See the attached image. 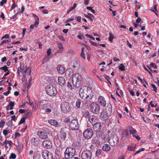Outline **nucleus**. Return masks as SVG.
I'll return each mask as SVG.
<instances>
[{
  "mask_svg": "<svg viewBox=\"0 0 159 159\" xmlns=\"http://www.w3.org/2000/svg\"><path fill=\"white\" fill-rule=\"evenodd\" d=\"M92 91L90 87L83 86L80 88L79 91L80 96L82 99L88 101L90 100L93 96Z\"/></svg>",
  "mask_w": 159,
  "mask_h": 159,
  "instance_id": "nucleus-1",
  "label": "nucleus"
},
{
  "mask_svg": "<svg viewBox=\"0 0 159 159\" xmlns=\"http://www.w3.org/2000/svg\"><path fill=\"white\" fill-rule=\"evenodd\" d=\"M82 77L79 74L74 75L72 78V82L73 86L76 88L80 87L82 84Z\"/></svg>",
  "mask_w": 159,
  "mask_h": 159,
  "instance_id": "nucleus-2",
  "label": "nucleus"
},
{
  "mask_svg": "<svg viewBox=\"0 0 159 159\" xmlns=\"http://www.w3.org/2000/svg\"><path fill=\"white\" fill-rule=\"evenodd\" d=\"M75 150L72 148H67L64 152V156L66 158L71 159L75 156Z\"/></svg>",
  "mask_w": 159,
  "mask_h": 159,
  "instance_id": "nucleus-3",
  "label": "nucleus"
},
{
  "mask_svg": "<svg viewBox=\"0 0 159 159\" xmlns=\"http://www.w3.org/2000/svg\"><path fill=\"white\" fill-rule=\"evenodd\" d=\"M46 91L47 94L51 96H54L57 93V91L56 88L52 85L51 84H49L46 86Z\"/></svg>",
  "mask_w": 159,
  "mask_h": 159,
  "instance_id": "nucleus-4",
  "label": "nucleus"
},
{
  "mask_svg": "<svg viewBox=\"0 0 159 159\" xmlns=\"http://www.w3.org/2000/svg\"><path fill=\"white\" fill-rule=\"evenodd\" d=\"M90 110L93 113L97 114L99 113L100 107L97 103L93 102L91 104Z\"/></svg>",
  "mask_w": 159,
  "mask_h": 159,
  "instance_id": "nucleus-5",
  "label": "nucleus"
},
{
  "mask_svg": "<svg viewBox=\"0 0 159 159\" xmlns=\"http://www.w3.org/2000/svg\"><path fill=\"white\" fill-rule=\"evenodd\" d=\"M81 156L82 159H91L92 153L89 150H85L82 152Z\"/></svg>",
  "mask_w": 159,
  "mask_h": 159,
  "instance_id": "nucleus-6",
  "label": "nucleus"
},
{
  "mask_svg": "<svg viewBox=\"0 0 159 159\" xmlns=\"http://www.w3.org/2000/svg\"><path fill=\"white\" fill-rule=\"evenodd\" d=\"M93 136V131L90 128H87L83 133V137L86 139H89Z\"/></svg>",
  "mask_w": 159,
  "mask_h": 159,
  "instance_id": "nucleus-7",
  "label": "nucleus"
},
{
  "mask_svg": "<svg viewBox=\"0 0 159 159\" xmlns=\"http://www.w3.org/2000/svg\"><path fill=\"white\" fill-rule=\"evenodd\" d=\"M119 142V138L116 135H114L110 138L109 142L111 145L115 146L117 145Z\"/></svg>",
  "mask_w": 159,
  "mask_h": 159,
  "instance_id": "nucleus-8",
  "label": "nucleus"
},
{
  "mask_svg": "<svg viewBox=\"0 0 159 159\" xmlns=\"http://www.w3.org/2000/svg\"><path fill=\"white\" fill-rule=\"evenodd\" d=\"M79 126L77 120L76 119L72 120L70 124V127L73 129H77L79 128Z\"/></svg>",
  "mask_w": 159,
  "mask_h": 159,
  "instance_id": "nucleus-9",
  "label": "nucleus"
},
{
  "mask_svg": "<svg viewBox=\"0 0 159 159\" xmlns=\"http://www.w3.org/2000/svg\"><path fill=\"white\" fill-rule=\"evenodd\" d=\"M127 129L129 133V134H132L134 137L135 138L138 140H140V137L138 136L137 135H136L134 134L137 132V131L132 126H129L128 128Z\"/></svg>",
  "mask_w": 159,
  "mask_h": 159,
  "instance_id": "nucleus-10",
  "label": "nucleus"
},
{
  "mask_svg": "<svg viewBox=\"0 0 159 159\" xmlns=\"http://www.w3.org/2000/svg\"><path fill=\"white\" fill-rule=\"evenodd\" d=\"M42 155L44 159H52V153L47 150H45L42 152Z\"/></svg>",
  "mask_w": 159,
  "mask_h": 159,
  "instance_id": "nucleus-11",
  "label": "nucleus"
},
{
  "mask_svg": "<svg viewBox=\"0 0 159 159\" xmlns=\"http://www.w3.org/2000/svg\"><path fill=\"white\" fill-rule=\"evenodd\" d=\"M43 145L46 148L50 149L52 147V143L50 140L46 139L44 141Z\"/></svg>",
  "mask_w": 159,
  "mask_h": 159,
  "instance_id": "nucleus-12",
  "label": "nucleus"
},
{
  "mask_svg": "<svg viewBox=\"0 0 159 159\" xmlns=\"http://www.w3.org/2000/svg\"><path fill=\"white\" fill-rule=\"evenodd\" d=\"M98 102L101 106L105 107L107 104L105 98L102 96H100L99 97L98 99Z\"/></svg>",
  "mask_w": 159,
  "mask_h": 159,
  "instance_id": "nucleus-13",
  "label": "nucleus"
},
{
  "mask_svg": "<svg viewBox=\"0 0 159 159\" xmlns=\"http://www.w3.org/2000/svg\"><path fill=\"white\" fill-rule=\"evenodd\" d=\"M110 115V114L107 111H103L101 113L100 116L102 120L107 121L108 120Z\"/></svg>",
  "mask_w": 159,
  "mask_h": 159,
  "instance_id": "nucleus-14",
  "label": "nucleus"
},
{
  "mask_svg": "<svg viewBox=\"0 0 159 159\" xmlns=\"http://www.w3.org/2000/svg\"><path fill=\"white\" fill-rule=\"evenodd\" d=\"M37 135L41 139H45L48 138V136L46 133L42 131H39L37 132Z\"/></svg>",
  "mask_w": 159,
  "mask_h": 159,
  "instance_id": "nucleus-15",
  "label": "nucleus"
},
{
  "mask_svg": "<svg viewBox=\"0 0 159 159\" xmlns=\"http://www.w3.org/2000/svg\"><path fill=\"white\" fill-rule=\"evenodd\" d=\"M60 137L63 141H64L66 140V134L65 132V129L64 128H62L61 129Z\"/></svg>",
  "mask_w": 159,
  "mask_h": 159,
  "instance_id": "nucleus-16",
  "label": "nucleus"
},
{
  "mask_svg": "<svg viewBox=\"0 0 159 159\" xmlns=\"http://www.w3.org/2000/svg\"><path fill=\"white\" fill-rule=\"evenodd\" d=\"M89 120L91 123L93 125L97 122L98 119L95 116L90 115L89 117Z\"/></svg>",
  "mask_w": 159,
  "mask_h": 159,
  "instance_id": "nucleus-17",
  "label": "nucleus"
},
{
  "mask_svg": "<svg viewBox=\"0 0 159 159\" xmlns=\"http://www.w3.org/2000/svg\"><path fill=\"white\" fill-rule=\"evenodd\" d=\"M93 129L95 132H99L102 128V125L100 123L97 122L94 124Z\"/></svg>",
  "mask_w": 159,
  "mask_h": 159,
  "instance_id": "nucleus-18",
  "label": "nucleus"
},
{
  "mask_svg": "<svg viewBox=\"0 0 159 159\" xmlns=\"http://www.w3.org/2000/svg\"><path fill=\"white\" fill-rule=\"evenodd\" d=\"M61 110L64 112H66L68 111V109L69 108L66 102H62L61 103Z\"/></svg>",
  "mask_w": 159,
  "mask_h": 159,
  "instance_id": "nucleus-19",
  "label": "nucleus"
},
{
  "mask_svg": "<svg viewBox=\"0 0 159 159\" xmlns=\"http://www.w3.org/2000/svg\"><path fill=\"white\" fill-rule=\"evenodd\" d=\"M34 16L35 17V22L34 24L31 25H30V28L31 30L33 29L34 28L37 27V25L39 23V19L38 17L35 15H34Z\"/></svg>",
  "mask_w": 159,
  "mask_h": 159,
  "instance_id": "nucleus-20",
  "label": "nucleus"
},
{
  "mask_svg": "<svg viewBox=\"0 0 159 159\" xmlns=\"http://www.w3.org/2000/svg\"><path fill=\"white\" fill-rule=\"evenodd\" d=\"M58 82L59 85L61 86H64L66 83L64 78L62 76H60L58 77Z\"/></svg>",
  "mask_w": 159,
  "mask_h": 159,
  "instance_id": "nucleus-21",
  "label": "nucleus"
},
{
  "mask_svg": "<svg viewBox=\"0 0 159 159\" xmlns=\"http://www.w3.org/2000/svg\"><path fill=\"white\" fill-rule=\"evenodd\" d=\"M102 149L105 152H109L111 150V147L108 144H105L103 146Z\"/></svg>",
  "mask_w": 159,
  "mask_h": 159,
  "instance_id": "nucleus-22",
  "label": "nucleus"
},
{
  "mask_svg": "<svg viewBox=\"0 0 159 159\" xmlns=\"http://www.w3.org/2000/svg\"><path fill=\"white\" fill-rule=\"evenodd\" d=\"M48 123L56 127H57L58 126V123L55 120L51 119L48 120Z\"/></svg>",
  "mask_w": 159,
  "mask_h": 159,
  "instance_id": "nucleus-23",
  "label": "nucleus"
},
{
  "mask_svg": "<svg viewBox=\"0 0 159 159\" xmlns=\"http://www.w3.org/2000/svg\"><path fill=\"white\" fill-rule=\"evenodd\" d=\"M57 69L58 71L60 73L62 74L65 72V69L63 66H58L57 67Z\"/></svg>",
  "mask_w": 159,
  "mask_h": 159,
  "instance_id": "nucleus-24",
  "label": "nucleus"
},
{
  "mask_svg": "<svg viewBox=\"0 0 159 159\" xmlns=\"http://www.w3.org/2000/svg\"><path fill=\"white\" fill-rule=\"evenodd\" d=\"M72 146L75 148L78 149L81 147V143L78 142L74 143L72 144Z\"/></svg>",
  "mask_w": 159,
  "mask_h": 159,
  "instance_id": "nucleus-25",
  "label": "nucleus"
},
{
  "mask_svg": "<svg viewBox=\"0 0 159 159\" xmlns=\"http://www.w3.org/2000/svg\"><path fill=\"white\" fill-rule=\"evenodd\" d=\"M101 139H102L105 142L109 140V135L108 134H104L103 136H102Z\"/></svg>",
  "mask_w": 159,
  "mask_h": 159,
  "instance_id": "nucleus-26",
  "label": "nucleus"
},
{
  "mask_svg": "<svg viewBox=\"0 0 159 159\" xmlns=\"http://www.w3.org/2000/svg\"><path fill=\"white\" fill-rule=\"evenodd\" d=\"M76 5L77 4L76 3H74V6L71 7L69 9V10L67 12V14H68L70 12L74 9L76 8Z\"/></svg>",
  "mask_w": 159,
  "mask_h": 159,
  "instance_id": "nucleus-27",
  "label": "nucleus"
},
{
  "mask_svg": "<svg viewBox=\"0 0 159 159\" xmlns=\"http://www.w3.org/2000/svg\"><path fill=\"white\" fill-rule=\"evenodd\" d=\"M135 148V146H128L127 149L130 151H134Z\"/></svg>",
  "mask_w": 159,
  "mask_h": 159,
  "instance_id": "nucleus-28",
  "label": "nucleus"
},
{
  "mask_svg": "<svg viewBox=\"0 0 159 159\" xmlns=\"http://www.w3.org/2000/svg\"><path fill=\"white\" fill-rule=\"evenodd\" d=\"M15 105V102H12L11 101H10L9 102V104L6 107L7 110H8V109L9 107H14Z\"/></svg>",
  "mask_w": 159,
  "mask_h": 159,
  "instance_id": "nucleus-29",
  "label": "nucleus"
},
{
  "mask_svg": "<svg viewBox=\"0 0 159 159\" xmlns=\"http://www.w3.org/2000/svg\"><path fill=\"white\" fill-rule=\"evenodd\" d=\"M102 150L101 149L97 150L96 152V157H98L101 154Z\"/></svg>",
  "mask_w": 159,
  "mask_h": 159,
  "instance_id": "nucleus-30",
  "label": "nucleus"
},
{
  "mask_svg": "<svg viewBox=\"0 0 159 159\" xmlns=\"http://www.w3.org/2000/svg\"><path fill=\"white\" fill-rule=\"evenodd\" d=\"M110 37L108 38V40L111 42L113 41V39L114 38V35L113 34L109 33Z\"/></svg>",
  "mask_w": 159,
  "mask_h": 159,
  "instance_id": "nucleus-31",
  "label": "nucleus"
},
{
  "mask_svg": "<svg viewBox=\"0 0 159 159\" xmlns=\"http://www.w3.org/2000/svg\"><path fill=\"white\" fill-rule=\"evenodd\" d=\"M81 104V101L79 99L77 100L76 103V107L78 108H80V107Z\"/></svg>",
  "mask_w": 159,
  "mask_h": 159,
  "instance_id": "nucleus-32",
  "label": "nucleus"
},
{
  "mask_svg": "<svg viewBox=\"0 0 159 159\" xmlns=\"http://www.w3.org/2000/svg\"><path fill=\"white\" fill-rule=\"evenodd\" d=\"M119 69L121 71H124L125 70V67L122 64H121L118 66Z\"/></svg>",
  "mask_w": 159,
  "mask_h": 159,
  "instance_id": "nucleus-33",
  "label": "nucleus"
},
{
  "mask_svg": "<svg viewBox=\"0 0 159 159\" xmlns=\"http://www.w3.org/2000/svg\"><path fill=\"white\" fill-rule=\"evenodd\" d=\"M10 42H11V40L10 39L3 40L0 43V45H2L4 43H7Z\"/></svg>",
  "mask_w": 159,
  "mask_h": 159,
  "instance_id": "nucleus-34",
  "label": "nucleus"
},
{
  "mask_svg": "<svg viewBox=\"0 0 159 159\" xmlns=\"http://www.w3.org/2000/svg\"><path fill=\"white\" fill-rule=\"evenodd\" d=\"M5 124V121L4 119L2 120L0 122V128H3Z\"/></svg>",
  "mask_w": 159,
  "mask_h": 159,
  "instance_id": "nucleus-35",
  "label": "nucleus"
},
{
  "mask_svg": "<svg viewBox=\"0 0 159 159\" xmlns=\"http://www.w3.org/2000/svg\"><path fill=\"white\" fill-rule=\"evenodd\" d=\"M0 69L3 70L5 72L9 70L8 69V67L6 65H5L2 67H1Z\"/></svg>",
  "mask_w": 159,
  "mask_h": 159,
  "instance_id": "nucleus-36",
  "label": "nucleus"
},
{
  "mask_svg": "<svg viewBox=\"0 0 159 159\" xmlns=\"http://www.w3.org/2000/svg\"><path fill=\"white\" fill-rule=\"evenodd\" d=\"M29 69L28 67L27 66H25L24 69H23V70H22L24 72V77H25V74L26 73L27 71Z\"/></svg>",
  "mask_w": 159,
  "mask_h": 159,
  "instance_id": "nucleus-37",
  "label": "nucleus"
},
{
  "mask_svg": "<svg viewBox=\"0 0 159 159\" xmlns=\"http://www.w3.org/2000/svg\"><path fill=\"white\" fill-rule=\"evenodd\" d=\"M16 157V155L14 153H11V154L10 156L9 157V158L10 159H15Z\"/></svg>",
  "mask_w": 159,
  "mask_h": 159,
  "instance_id": "nucleus-38",
  "label": "nucleus"
},
{
  "mask_svg": "<svg viewBox=\"0 0 159 159\" xmlns=\"http://www.w3.org/2000/svg\"><path fill=\"white\" fill-rule=\"evenodd\" d=\"M134 3L135 4H136V6L138 8V9H140V7L141 6V4L139 2H138L137 1H135Z\"/></svg>",
  "mask_w": 159,
  "mask_h": 159,
  "instance_id": "nucleus-39",
  "label": "nucleus"
},
{
  "mask_svg": "<svg viewBox=\"0 0 159 159\" xmlns=\"http://www.w3.org/2000/svg\"><path fill=\"white\" fill-rule=\"evenodd\" d=\"M24 64H21L20 65V66L18 68V70H20V71L22 72V70L24 68Z\"/></svg>",
  "mask_w": 159,
  "mask_h": 159,
  "instance_id": "nucleus-40",
  "label": "nucleus"
},
{
  "mask_svg": "<svg viewBox=\"0 0 159 159\" xmlns=\"http://www.w3.org/2000/svg\"><path fill=\"white\" fill-rule=\"evenodd\" d=\"M2 133L5 136H6L10 133V131L9 130L4 129L2 131Z\"/></svg>",
  "mask_w": 159,
  "mask_h": 159,
  "instance_id": "nucleus-41",
  "label": "nucleus"
},
{
  "mask_svg": "<svg viewBox=\"0 0 159 159\" xmlns=\"http://www.w3.org/2000/svg\"><path fill=\"white\" fill-rule=\"evenodd\" d=\"M145 150V149L144 148H142L140 149H139V150L137 151L135 153H134V155H136L138 153H139L140 152H141Z\"/></svg>",
  "mask_w": 159,
  "mask_h": 159,
  "instance_id": "nucleus-42",
  "label": "nucleus"
},
{
  "mask_svg": "<svg viewBox=\"0 0 159 159\" xmlns=\"http://www.w3.org/2000/svg\"><path fill=\"white\" fill-rule=\"evenodd\" d=\"M25 119L24 117H23V118H21L18 124V125H20L22 123H23L25 122Z\"/></svg>",
  "mask_w": 159,
  "mask_h": 159,
  "instance_id": "nucleus-43",
  "label": "nucleus"
},
{
  "mask_svg": "<svg viewBox=\"0 0 159 159\" xmlns=\"http://www.w3.org/2000/svg\"><path fill=\"white\" fill-rule=\"evenodd\" d=\"M151 86L154 89L153 91H154L156 92H157V89L156 85L154 84H151Z\"/></svg>",
  "mask_w": 159,
  "mask_h": 159,
  "instance_id": "nucleus-44",
  "label": "nucleus"
},
{
  "mask_svg": "<svg viewBox=\"0 0 159 159\" xmlns=\"http://www.w3.org/2000/svg\"><path fill=\"white\" fill-rule=\"evenodd\" d=\"M98 132L99 133H99H98V136L100 138L102 139V136H103L104 134V133L103 132L100 131Z\"/></svg>",
  "mask_w": 159,
  "mask_h": 159,
  "instance_id": "nucleus-45",
  "label": "nucleus"
},
{
  "mask_svg": "<svg viewBox=\"0 0 159 159\" xmlns=\"http://www.w3.org/2000/svg\"><path fill=\"white\" fill-rule=\"evenodd\" d=\"M6 123L8 126H11L12 125V122L11 120H9Z\"/></svg>",
  "mask_w": 159,
  "mask_h": 159,
  "instance_id": "nucleus-46",
  "label": "nucleus"
},
{
  "mask_svg": "<svg viewBox=\"0 0 159 159\" xmlns=\"http://www.w3.org/2000/svg\"><path fill=\"white\" fill-rule=\"evenodd\" d=\"M152 103L153 101H151L150 102L149 105H150V106H151L152 107H156L157 106V104L155 102V105H154Z\"/></svg>",
  "mask_w": 159,
  "mask_h": 159,
  "instance_id": "nucleus-47",
  "label": "nucleus"
},
{
  "mask_svg": "<svg viewBox=\"0 0 159 159\" xmlns=\"http://www.w3.org/2000/svg\"><path fill=\"white\" fill-rule=\"evenodd\" d=\"M67 86L69 87H70L71 89H74V88L72 87V86L71 84V83L70 82H67Z\"/></svg>",
  "mask_w": 159,
  "mask_h": 159,
  "instance_id": "nucleus-48",
  "label": "nucleus"
},
{
  "mask_svg": "<svg viewBox=\"0 0 159 159\" xmlns=\"http://www.w3.org/2000/svg\"><path fill=\"white\" fill-rule=\"evenodd\" d=\"M93 142L95 143V144L97 146H99L100 144V142L98 140H93Z\"/></svg>",
  "mask_w": 159,
  "mask_h": 159,
  "instance_id": "nucleus-49",
  "label": "nucleus"
},
{
  "mask_svg": "<svg viewBox=\"0 0 159 159\" xmlns=\"http://www.w3.org/2000/svg\"><path fill=\"white\" fill-rule=\"evenodd\" d=\"M9 38V35L8 34H6L4 35L1 38V39H3L4 38L8 39Z\"/></svg>",
  "mask_w": 159,
  "mask_h": 159,
  "instance_id": "nucleus-50",
  "label": "nucleus"
},
{
  "mask_svg": "<svg viewBox=\"0 0 159 159\" xmlns=\"http://www.w3.org/2000/svg\"><path fill=\"white\" fill-rule=\"evenodd\" d=\"M70 121V119L68 118H66L64 119V121L66 123H68Z\"/></svg>",
  "mask_w": 159,
  "mask_h": 159,
  "instance_id": "nucleus-51",
  "label": "nucleus"
},
{
  "mask_svg": "<svg viewBox=\"0 0 159 159\" xmlns=\"http://www.w3.org/2000/svg\"><path fill=\"white\" fill-rule=\"evenodd\" d=\"M89 148H90V150L91 151H94L95 147L93 145H91V146H90Z\"/></svg>",
  "mask_w": 159,
  "mask_h": 159,
  "instance_id": "nucleus-52",
  "label": "nucleus"
},
{
  "mask_svg": "<svg viewBox=\"0 0 159 159\" xmlns=\"http://www.w3.org/2000/svg\"><path fill=\"white\" fill-rule=\"evenodd\" d=\"M84 115L86 117L88 116L89 115V112L88 111L84 113Z\"/></svg>",
  "mask_w": 159,
  "mask_h": 159,
  "instance_id": "nucleus-53",
  "label": "nucleus"
},
{
  "mask_svg": "<svg viewBox=\"0 0 159 159\" xmlns=\"http://www.w3.org/2000/svg\"><path fill=\"white\" fill-rule=\"evenodd\" d=\"M7 0H2L0 2L1 6H2L3 4L6 3L7 2Z\"/></svg>",
  "mask_w": 159,
  "mask_h": 159,
  "instance_id": "nucleus-54",
  "label": "nucleus"
},
{
  "mask_svg": "<svg viewBox=\"0 0 159 159\" xmlns=\"http://www.w3.org/2000/svg\"><path fill=\"white\" fill-rule=\"evenodd\" d=\"M26 111V110H23L22 109H20L19 110V112L20 113H23L25 112Z\"/></svg>",
  "mask_w": 159,
  "mask_h": 159,
  "instance_id": "nucleus-55",
  "label": "nucleus"
},
{
  "mask_svg": "<svg viewBox=\"0 0 159 159\" xmlns=\"http://www.w3.org/2000/svg\"><path fill=\"white\" fill-rule=\"evenodd\" d=\"M150 66L151 67H153L155 68H157V66L154 63H151L150 64Z\"/></svg>",
  "mask_w": 159,
  "mask_h": 159,
  "instance_id": "nucleus-56",
  "label": "nucleus"
},
{
  "mask_svg": "<svg viewBox=\"0 0 159 159\" xmlns=\"http://www.w3.org/2000/svg\"><path fill=\"white\" fill-rule=\"evenodd\" d=\"M51 49L50 48H49L47 51V54L48 56H49L51 53Z\"/></svg>",
  "mask_w": 159,
  "mask_h": 159,
  "instance_id": "nucleus-57",
  "label": "nucleus"
},
{
  "mask_svg": "<svg viewBox=\"0 0 159 159\" xmlns=\"http://www.w3.org/2000/svg\"><path fill=\"white\" fill-rule=\"evenodd\" d=\"M129 91L132 96H134L135 95L134 93L132 90H129Z\"/></svg>",
  "mask_w": 159,
  "mask_h": 159,
  "instance_id": "nucleus-58",
  "label": "nucleus"
},
{
  "mask_svg": "<svg viewBox=\"0 0 159 159\" xmlns=\"http://www.w3.org/2000/svg\"><path fill=\"white\" fill-rule=\"evenodd\" d=\"M42 12L45 14L48 13V10L47 9H44L42 10Z\"/></svg>",
  "mask_w": 159,
  "mask_h": 159,
  "instance_id": "nucleus-59",
  "label": "nucleus"
},
{
  "mask_svg": "<svg viewBox=\"0 0 159 159\" xmlns=\"http://www.w3.org/2000/svg\"><path fill=\"white\" fill-rule=\"evenodd\" d=\"M5 83V81L4 80H2L0 81V86L4 85Z\"/></svg>",
  "mask_w": 159,
  "mask_h": 159,
  "instance_id": "nucleus-60",
  "label": "nucleus"
},
{
  "mask_svg": "<svg viewBox=\"0 0 159 159\" xmlns=\"http://www.w3.org/2000/svg\"><path fill=\"white\" fill-rule=\"evenodd\" d=\"M85 16L86 17L88 18L89 19L91 20V21H92L93 20L92 18L90 16H89V15H85Z\"/></svg>",
  "mask_w": 159,
  "mask_h": 159,
  "instance_id": "nucleus-61",
  "label": "nucleus"
},
{
  "mask_svg": "<svg viewBox=\"0 0 159 159\" xmlns=\"http://www.w3.org/2000/svg\"><path fill=\"white\" fill-rule=\"evenodd\" d=\"M127 44L128 45V46L130 48H132V46L131 44L130 43L128 40L127 41Z\"/></svg>",
  "mask_w": 159,
  "mask_h": 159,
  "instance_id": "nucleus-62",
  "label": "nucleus"
},
{
  "mask_svg": "<svg viewBox=\"0 0 159 159\" xmlns=\"http://www.w3.org/2000/svg\"><path fill=\"white\" fill-rule=\"evenodd\" d=\"M141 19L140 17H138L135 21L137 23H139L141 21Z\"/></svg>",
  "mask_w": 159,
  "mask_h": 159,
  "instance_id": "nucleus-63",
  "label": "nucleus"
},
{
  "mask_svg": "<svg viewBox=\"0 0 159 159\" xmlns=\"http://www.w3.org/2000/svg\"><path fill=\"white\" fill-rule=\"evenodd\" d=\"M77 20L79 22H81V18L80 16H78L77 17Z\"/></svg>",
  "mask_w": 159,
  "mask_h": 159,
  "instance_id": "nucleus-64",
  "label": "nucleus"
}]
</instances>
